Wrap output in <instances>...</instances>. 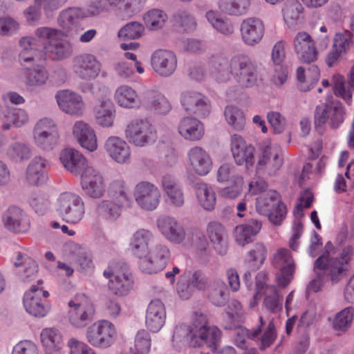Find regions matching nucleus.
Here are the masks:
<instances>
[{"mask_svg": "<svg viewBox=\"0 0 354 354\" xmlns=\"http://www.w3.org/2000/svg\"><path fill=\"white\" fill-rule=\"evenodd\" d=\"M61 30L41 26L35 30V37L26 36L19 39V60L22 66L33 63L37 59L39 46L53 61H62L73 53L71 41L62 38Z\"/></svg>", "mask_w": 354, "mask_h": 354, "instance_id": "f257e3e1", "label": "nucleus"}, {"mask_svg": "<svg viewBox=\"0 0 354 354\" xmlns=\"http://www.w3.org/2000/svg\"><path fill=\"white\" fill-rule=\"evenodd\" d=\"M160 234L169 243L193 249L199 258L207 259L210 254L209 244L205 234L198 228L186 230L180 221L171 215H162L156 219Z\"/></svg>", "mask_w": 354, "mask_h": 354, "instance_id": "f03ea898", "label": "nucleus"}, {"mask_svg": "<svg viewBox=\"0 0 354 354\" xmlns=\"http://www.w3.org/2000/svg\"><path fill=\"white\" fill-rule=\"evenodd\" d=\"M353 257L352 245L344 247L334 257L329 254L320 256L314 266L316 277L309 283L308 290L319 292L329 279L333 283L339 281L346 275Z\"/></svg>", "mask_w": 354, "mask_h": 354, "instance_id": "7ed1b4c3", "label": "nucleus"}, {"mask_svg": "<svg viewBox=\"0 0 354 354\" xmlns=\"http://www.w3.org/2000/svg\"><path fill=\"white\" fill-rule=\"evenodd\" d=\"M107 198L96 205L97 213L104 218L115 221L122 215V210L130 208L133 204L130 187L122 177L112 179L107 186Z\"/></svg>", "mask_w": 354, "mask_h": 354, "instance_id": "20e7f679", "label": "nucleus"}, {"mask_svg": "<svg viewBox=\"0 0 354 354\" xmlns=\"http://www.w3.org/2000/svg\"><path fill=\"white\" fill-rule=\"evenodd\" d=\"M82 90L85 93L91 92L97 99L93 111L95 123L102 128L113 127L116 111L111 99L109 88L100 82H95L86 84Z\"/></svg>", "mask_w": 354, "mask_h": 354, "instance_id": "39448f33", "label": "nucleus"}, {"mask_svg": "<svg viewBox=\"0 0 354 354\" xmlns=\"http://www.w3.org/2000/svg\"><path fill=\"white\" fill-rule=\"evenodd\" d=\"M103 276L108 280V289L117 297L127 295L133 288V277L126 265L111 262L103 271Z\"/></svg>", "mask_w": 354, "mask_h": 354, "instance_id": "423d86ee", "label": "nucleus"}, {"mask_svg": "<svg viewBox=\"0 0 354 354\" xmlns=\"http://www.w3.org/2000/svg\"><path fill=\"white\" fill-rule=\"evenodd\" d=\"M56 211L63 221L71 224H77L84 217L85 203L78 194L65 192L57 199Z\"/></svg>", "mask_w": 354, "mask_h": 354, "instance_id": "0eeeda50", "label": "nucleus"}, {"mask_svg": "<svg viewBox=\"0 0 354 354\" xmlns=\"http://www.w3.org/2000/svg\"><path fill=\"white\" fill-rule=\"evenodd\" d=\"M201 346L206 345L212 351L216 349L221 337V330L216 326H209L207 315L201 312H194L190 324L187 325Z\"/></svg>", "mask_w": 354, "mask_h": 354, "instance_id": "6e6552de", "label": "nucleus"}, {"mask_svg": "<svg viewBox=\"0 0 354 354\" xmlns=\"http://www.w3.org/2000/svg\"><path fill=\"white\" fill-rule=\"evenodd\" d=\"M67 319L76 328H83L90 323L95 315L91 299L84 294L76 295L68 304Z\"/></svg>", "mask_w": 354, "mask_h": 354, "instance_id": "1a4fd4ad", "label": "nucleus"}, {"mask_svg": "<svg viewBox=\"0 0 354 354\" xmlns=\"http://www.w3.org/2000/svg\"><path fill=\"white\" fill-rule=\"evenodd\" d=\"M86 339L92 346L106 349L112 346L117 340L115 326L107 319H100L91 324L86 329Z\"/></svg>", "mask_w": 354, "mask_h": 354, "instance_id": "9d476101", "label": "nucleus"}, {"mask_svg": "<svg viewBox=\"0 0 354 354\" xmlns=\"http://www.w3.org/2000/svg\"><path fill=\"white\" fill-rule=\"evenodd\" d=\"M124 136L128 142L136 147H145L154 142L156 131L147 118H137L126 125Z\"/></svg>", "mask_w": 354, "mask_h": 354, "instance_id": "9b49d317", "label": "nucleus"}, {"mask_svg": "<svg viewBox=\"0 0 354 354\" xmlns=\"http://www.w3.org/2000/svg\"><path fill=\"white\" fill-rule=\"evenodd\" d=\"M231 68L235 81L241 88H249L257 85V68L248 55L243 53L234 55L231 58Z\"/></svg>", "mask_w": 354, "mask_h": 354, "instance_id": "f8f14e48", "label": "nucleus"}, {"mask_svg": "<svg viewBox=\"0 0 354 354\" xmlns=\"http://www.w3.org/2000/svg\"><path fill=\"white\" fill-rule=\"evenodd\" d=\"M59 139L57 124L52 119L43 118L34 125L32 140L39 149L45 151L53 150L57 146Z\"/></svg>", "mask_w": 354, "mask_h": 354, "instance_id": "ddd939ff", "label": "nucleus"}, {"mask_svg": "<svg viewBox=\"0 0 354 354\" xmlns=\"http://www.w3.org/2000/svg\"><path fill=\"white\" fill-rule=\"evenodd\" d=\"M43 281L39 280L33 284L24 296L23 304L26 311L36 317H44L50 311V306L47 301L49 293L43 287Z\"/></svg>", "mask_w": 354, "mask_h": 354, "instance_id": "4468645a", "label": "nucleus"}, {"mask_svg": "<svg viewBox=\"0 0 354 354\" xmlns=\"http://www.w3.org/2000/svg\"><path fill=\"white\" fill-rule=\"evenodd\" d=\"M283 162L281 147L273 143L263 147L258 155L256 172L259 175L274 176Z\"/></svg>", "mask_w": 354, "mask_h": 354, "instance_id": "2eb2a0df", "label": "nucleus"}, {"mask_svg": "<svg viewBox=\"0 0 354 354\" xmlns=\"http://www.w3.org/2000/svg\"><path fill=\"white\" fill-rule=\"evenodd\" d=\"M180 102L183 110L189 114L205 118L212 111L209 98L195 89H185L180 93Z\"/></svg>", "mask_w": 354, "mask_h": 354, "instance_id": "dca6fc26", "label": "nucleus"}, {"mask_svg": "<svg viewBox=\"0 0 354 354\" xmlns=\"http://www.w3.org/2000/svg\"><path fill=\"white\" fill-rule=\"evenodd\" d=\"M133 198L141 209L152 212L160 205L161 192L153 183L149 180H141L137 183L134 187Z\"/></svg>", "mask_w": 354, "mask_h": 354, "instance_id": "f3484780", "label": "nucleus"}, {"mask_svg": "<svg viewBox=\"0 0 354 354\" xmlns=\"http://www.w3.org/2000/svg\"><path fill=\"white\" fill-rule=\"evenodd\" d=\"M346 110L339 101L328 102L317 106L315 113L317 127L328 124L331 129H337L344 121Z\"/></svg>", "mask_w": 354, "mask_h": 354, "instance_id": "a211bd4d", "label": "nucleus"}, {"mask_svg": "<svg viewBox=\"0 0 354 354\" xmlns=\"http://www.w3.org/2000/svg\"><path fill=\"white\" fill-rule=\"evenodd\" d=\"M170 258L167 246L158 244L148 250L146 254L139 261V268L146 274H154L162 270Z\"/></svg>", "mask_w": 354, "mask_h": 354, "instance_id": "6ab92c4d", "label": "nucleus"}, {"mask_svg": "<svg viewBox=\"0 0 354 354\" xmlns=\"http://www.w3.org/2000/svg\"><path fill=\"white\" fill-rule=\"evenodd\" d=\"M80 185L85 194L93 199L102 198L107 190L104 174L93 166L80 176Z\"/></svg>", "mask_w": 354, "mask_h": 354, "instance_id": "aec40b11", "label": "nucleus"}, {"mask_svg": "<svg viewBox=\"0 0 354 354\" xmlns=\"http://www.w3.org/2000/svg\"><path fill=\"white\" fill-rule=\"evenodd\" d=\"M273 266L278 270L276 274L278 285L287 286L292 280L295 271V263L290 252L286 248L279 249L274 255Z\"/></svg>", "mask_w": 354, "mask_h": 354, "instance_id": "412c9836", "label": "nucleus"}, {"mask_svg": "<svg viewBox=\"0 0 354 354\" xmlns=\"http://www.w3.org/2000/svg\"><path fill=\"white\" fill-rule=\"evenodd\" d=\"M186 161L187 169L200 176H207L213 167L210 155L200 146H194L187 150Z\"/></svg>", "mask_w": 354, "mask_h": 354, "instance_id": "4be33fe9", "label": "nucleus"}, {"mask_svg": "<svg viewBox=\"0 0 354 354\" xmlns=\"http://www.w3.org/2000/svg\"><path fill=\"white\" fill-rule=\"evenodd\" d=\"M150 62L153 71L162 77H171L178 67L177 55L169 50H156L152 53Z\"/></svg>", "mask_w": 354, "mask_h": 354, "instance_id": "5701e85b", "label": "nucleus"}, {"mask_svg": "<svg viewBox=\"0 0 354 354\" xmlns=\"http://www.w3.org/2000/svg\"><path fill=\"white\" fill-rule=\"evenodd\" d=\"M73 71L76 75L84 80L97 78L102 71V63L95 55L83 53L76 56L73 59Z\"/></svg>", "mask_w": 354, "mask_h": 354, "instance_id": "b1692460", "label": "nucleus"}, {"mask_svg": "<svg viewBox=\"0 0 354 354\" xmlns=\"http://www.w3.org/2000/svg\"><path fill=\"white\" fill-rule=\"evenodd\" d=\"M73 139L84 150L94 152L98 149V142L94 128L84 120L75 121L71 128Z\"/></svg>", "mask_w": 354, "mask_h": 354, "instance_id": "393cba45", "label": "nucleus"}, {"mask_svg": "<svg viewBox=\"0 0 354 354\" xmlns=\"http://www.w3.org/2000/svg\"><path fill=\"white\" fill-rule=\"evenodd\" d=\"M292 45L295 53L301 62L311 63L317 59L315 42L308 32H298L292 39Z\"/></svg>", "mask_w": 354, "mask_h": 354, "instance_id": "a878e982", "label": "nucleus"}, {"mask_svg": "<svg viewBox=\"0 0 354 354\" xmlns=\"http://www.w3.org/2000/svg\"><path fill=\"white\" fill-rule=\"evenodd\" d=\"M49 161L42 156H34L28 162L25 171L26 182L32 186H41L48 179Z\"/></svg>", "mask_w": 354, "mask_h": 354, "instance_id": "bb28decb", "label": "nucleus"}, {"mask_svg": "<svg viewBox=\"0 0 354 354\" xmlns=\"http://www.w3.org/2000/svg\"><path fill=\"white\" fill-rule=\"evenodd\" d=\"M231 152L237 165H245L250 169L254 163L255 148L245 142L243 138L236 133L231 136Z\"/></svg>", "mask_w": 354, "mask_h": 354, "instance_id": "cd10ccee", "label": "nucleus"}, {"mask_svg": "<svg viewBox=\"0 0 354 354\" xmlns=\"http://www.w3.org/2000/svg\"><path fill=\"white\" fill-rule=\"evenodd\" d=\"M160 186L164 193L165 203L171 207L180 208L185 204L183 189L178 184L176 177L171 174L162 175Z\"/></svg>", "mask_w": 354, "mask_h": 354, "instance_id": "c85d7f7f", "label": "nucleus"}, {"mask_svg": "<svg viewBox=\"0 0 354 354\" xmlns=\"http://www.w3.org/2000/svg\"><path fill=\"white\" fill-rule=\"evenodd\" d=\"M104 150L109 157L120 165H127L131 161V149L123 138L112 136L104 142Z\"/></svg>", "mask_w": 354, "mask_h": 354, "instance_id": "c756f323", "label": "nucleus"}, {"mask_svg": "<svg viewBox=\"0 0 354 354\" xmlns=\"http://www.w3.org/2000/svg\"><path fill=\"white\" fill-rule=\"evenodd\" d=\"M55 98L59 109L64 113L74 116H81L85 110L82 97L71 90L59 91Z\"/></svg>", "mask_w": 354, "mask_h": 354, "instance_id": "7c9ffc66", "label": "nucleus"}, {"mask_svg": "<svg viewBox=\"0 0 354 354\" xmlns=\"http://www.w3.org/2000/svg\"><path fill=\"white\" fill-rule=\"evenodd\" d=\"M240 32L243 43L254 46L259 44L264 36V23L257 17L246 18L241 24Z\"/></svg>", "mask_w": 354, "mask_h": 354, "instance_id": "2f4dec72", "label": "nucleus"}, {"mask_svg": "<svg viewBox=\"0 0 354 354\" xmlns=\"http://www.w3.org/2000/svg\"><path fill=\"white\" fill-rule=\"evenodd\" d=\"M178 133L184 140L189 142H198L203 139L205 135L203 123L193 116H184L177 123Z\"/></svg>", "mask_w": 354, "mask_h": 354, "instance_id": "473e14b6", "label": "nucleus"}, {"mask_svg": "<svg viewBox=\"0 0 354 354\" xmlns=\"http://www.w3.org/2000/svg\"><path fill=\"white\" fill-rule=\"evenodd\" d=\"M59 160L64 167L75 176H80L90 167L86 158L77 150L65 149L59 154Z\"/></svg>", "mask_w": 354, "mask_h": 354, "instance_id": "72a5a7b5", "label": "nucleus"}, {"mask_svg": "<svg viewBox=\"0 0 354 354\" xmlns=\"http://www.w3.org/2000/svg\"><path fill=\"white\" fill-rule=\"evenodd\" d=\"M167 314L164 304L160 299H153L149 304L145 315V324L152 333L158 332L165 325Z\"/></svg>", "mask_w": 354, "mask_h": 354, "instance_id": "f704fd0d", "label": "nucleus"}, {"mask_svg": "<svg viewBox=\"0 0 354 354\" xmlns=\"http://www.w3.org/2000/svg\"><path fill=\"white\" fill-rule=\"evenodd\" d=\"M35 62L29 64L24 67L29 65H35L33 68H27L24 83L27 89L32 92L39 91L44 86L46 85L49 80V73L43 65L35 64Z\"/></svg>", "mask_w": 354, "mask_h": 354, "instance_id": "c9c22d12", "label": "nucleus"}, {"mask_svg": "<svg viewBox=\"0 0 354 354\" xmlns=\"http://www.w3.org/2000/svg\"><path fill=\"white\" fill-rule=\"evenodd\" d=\"M4 156L11 162L24 163L32 156V148L30 144L21 140L10 142L3 149Z\"/></svg>", "mask_w": 354, "mask_h": 354, "instance_id": "e433bc0d", "label": "nucleus"}, {"mask_svg": "<svg viewBox=\"0 0 354 354\" xmlns=\"http://www.w3.org/2000/svg\"><path fill=\"white\" fill-rule=\"evenodd\" d=\"M262 223L257 218L248 220L246 223L237 225L234 230L236 242L241 246L252 243L260 232Z\"/></svg>", "mask_w": 354, "mask_h": 354, "instance_id": "4c0bfd02", "label": "nucleus"}, {"mask_svg": "<svg viewBox=\"0 0 354 354\" xmlns=\"http://www.w3.org/2000/svg\"><path fill=\"white\" fill-rule=\"evenodd\" d=\"M81 17H87L85 15V10L70 8L62 10L57 17V24L62 28V36L73 37V28H75L78 19Z\"/></svg>", "mask_w": 354, "mask_h": 354, "instance_id": "58836bf2", "label": "nucleus"}, {"mask_svg": "<svg viewBox=\"0 0 354 354\" xmlns=\"http://www.w3.org/2000/svg\"><path fill=\"white\" fill-rule=\"evenodd\" d=\"M30 122L28 111L23 108L8 107L1 124L3 131H9L12 128L21 129L28 126Z\"/></svg>", "mask_w": 354, "mask_h": 354, "instance_id": "ea45409f", "label": "nucleus"}, {"mask_svg": "<svg viewBox=\"0 0 354 354\" xmlns=\"http://www.w3.org/2000/svg\"><path fill=\"white\" fill-rule=\"evenodd\" d=\"M151 231L145 228L136 230L129 239V248L132 253L140 261L149 250V242L153 239Z\"/></svg>", "mask_w": 354, "mask_h": 354, "instance_id": "a19ab883", "label": "nucleus"}, {"mask_svg": "<svg viewBox=\"0 0 354 354\" xmlns=\"http://www.w3.org/2000/svg\"><path fill=\"white\" fill-rule=\"evenodd\" d=\"M172 346L176 349H183L187 347L202 346L190 328L185 324L176 325L174 329L171 338Z\"/></svg>", "mask_w": 354, "mask_h": 354, "instance_id": "79ce46f5", "label": "nucleus"}, {"mask_svg": "<svg viewBox=\"0 0 354 354\" xmlns=\"http://www.w3.org/2000/svg\"><path fill=\"white\" fill-rule=\"evenodd\" d=\"M4 227L12 232H23L27 227V217L24 211L16 206L10 207L3 214Z\"/></svg>", "mask_w": 354, "mask_h": 354, "instance_id": "37998d69", "label": "nucleus"}, {"mask_svg": "<svg viewBox=\"0 0 354 354\" xmlns=\"http://www.w3.org/2000/svg\"><path fill=\"white\" fill-rule=\"evenodd\" d=\"M113 97L116 104L124 109H137L140 105L136 91L127 84L118 86L114 92Z\"/></svg>", "mask_w": 354, "mask_h": 354, "instance_id": "c03bdc74", "label": "nucleus"}, {"mask_svg": "<svg viewBox=\"0 0 354 354\" xmlns=\"http://www.w3.org/2000/svg\"><path fill=\"white\" fill-rule=\"evenodd\" d=\"M195 194L198 204L204 210L212 212L216 203V192L212 185L200 182L195 185Z\"/></svg>", "mask_w": 354, "mask_h": 354, "instance_id": "a18cd8bd", "label": "nucleus"}, {"mask_svg": "<svg viewBox=\"0 0 354 354\" xmlns=\"http://www.w3.org/2000/svg\"><path fill=\"white\" fill-rule=\"evenodd\" d=\"M205 18L212 27L218 33L230 37L234 32L232 21L225 16H222L216 10H209L205 13Z\"/></svg>", "mask_w": 354, "mask_h": 354, "instance_id": "49530a36", "label": "nucleus"}, {"mask_svg": "<svg viewBox=\"0 0 354 354\" xmlns=\"http://www.w3.org/2000/svg\"><path fill=\"white\" fill-rule=\"evenodd\" d=\"M207 298L215 306H223L229 298L228 288L221 279L212 281L207 286Z\"/></svg>", "mask_w": 354, "mask_h": 354, "instance_id": "de8ad7c7", "label": "nucleus"}, {"mask_svg": "<svg viewBox=\"0 0 354 354\" xmlns=\"http://www.w3.org/2000/svg\"><path fill=\"white\" fill-rule=\"evenodd\" d=\"M40 342L47 352H59L64 345L62 333L56 328H45L40 333Z\"/></svg>", "mask_w": 354, "mask_h": 354, "instance_id": "09e8293b", "label": "nucleus"}, {"mask_svg": "<svg viewBox=\"0 0 354 354\" xmlns=\"http://www.w3.org/2000/svg\"><path fill=\"white\" fill-rule=\"evenodd\" d=\"M304 8L299 0H286L282 7L283 21L289 27L297 25L301 19Z\"/></svg>", "mask_w": 354, "mask_h": 354, "instance_id": "8fccbe9b", "label": "nucleus"}, {"mask_svg": "<svg viewBox=\"0 0 354 354\" xmlns=\"http://www.w3.org/2000/svg\"><path fill=\"white\" fill-rule=\"evenodd\" d=\"M279 194L275 190L268 189L261 193L256 198V211L260 215L267 216L272 208L279 203Z\"/></svg>", "mask_w": 354, "mask_h": 354, "instance_id": "3c124183", "label": "nucleus"}, {"mask_svg": "<svg viewBox=\"0 0 354 354\" xmlns=\"http://www.w3.org/2000/svg\"><path fill=\"white\" fill-rule=\"evenodd\" d=\"M267 256V249L262 243H255L246 254L245 263L252 271L257 270L263 264Z\"/></svg>", "mask_w": 354, "mask_h": 354, "instance_id": "603ef678", "label": "nucleus"}, {"mask_svg": "<svg viewBox=\"0 0 354 354\" xmlns=\"http://www.w3.org/2000/svg\"><path fill=\"white\" fill-rule=\"evenodd\" d=\"M298 88L300 91L306 92L310 90L319 78V70L315 66L310 67L307 72L304 68L299 67L297 70Z\"/></svg>", "mask_w": 354, "mask_h": 354, "instance_id": "864d4df0", "label": "nucleus"}, {"mask_svg": "<svg viewBox=\"0 0 354 354\" xmlns=\"http://www.w3.org/2000/svg\"><path fill=\"white\" fill-rule=\"evenodd\" d=\"M251 4V0H223L218 7L219 10L228 15L241 16L248 10Z\"/></svg>", "mask_w": 354, "mask_h": 354, "instance_id": "5fc2aeb1", "label": "nucleus"}, {"mask_svg": "<svg viewBox=\"0 0 354 354\" xmlns=\"http://www.w3.org/2000/svg\"><path fill=\"white\" fill-rule=\"evenodd\" d=\"M145 103L147 108L160 114H166L171 109V105L166 97L156 91L149 93Z\"/></svg>", "mask_w": 354, "mask_h": 354, "instance_id": "6e6d98bb", "label": "nucleus"}, {"mask_svg": "<svg viewBox=\"0 0 354 354\" xmlns=\"http://www.w3.org/2000/svg\"><path fill=\"white\" fill-rule=\"evenodd\" d=\"M261 295L264 296L263 306L265 309L272 313L281 310L283 297L275 286L267 287Z\"/></svg>", "mask_w": 354, "mask_h": 354, "instance_id": "4d7b16f0", "label": "nucleus"}, {"mask_svg": "<svg viewBox=\"0 0 354 354\" xmlns=\"http://www.w3.org/2000/svg\"><path fill=\"white\" fill-rule=\"evenodd\" d=\"M168 16L166 12L160 9H151L143 16L146 28L149 30H158L164 27Z\"/></svg>", "mask_w": 354, "mask_h": 354, "instance_id": "13d9d810", "label": "nucleus"}, {"mask_svg": "<svg viewBox=\"0 0 354 354\" xmlns=\"http://www.w3.org/2000/svg\"><path fill=\"white\" fill-rule=\"evenodd\" d=\"M224 116L227 124L235 131H242L245 125L243 111L236 106L229 105L225 108Z\"/></svg>", "mask_w": 354, "mask_h": 354, "instance_id": "bf43d9fd", "label": "nucleus"}, {"mask_svg": "<svg viewBox=\"0 0 354 354\" xmlns=\"http://www.w3.org/2000/svg\"><path fill=\"white\" fill-rule=\"evenodd\" d=\"M214 68L212 75L218 82H226L229 81L232 75L231 68V59L228 62L222 58H215L210 63Z\"/></svg>", "mask_w": 354, "mask_h": 354, "instance_id": "052dcab7", "label": "nucleus"}, {"mask_svg": "<svg viewBox=\"0 0 354 354\" xmlns=\"http://www.w3.org/2000/svg\"><path fill=\"white\" fill-rule=\"evenodd\" d=\"M206 232L210 242L215 248L222 245L225 242L226 232L224 226L221 223L210 221L207 225Z\"/></svg>", "mask_w": 354, "mask_h": 354, "instance_id": "680f3d73", "label": "nucleus"}, {"mask_svg": "<svg viewBox=\"0 0 354 354\" xmlns=\"http://www.w3.org/2000/svg\"><path fill=\"white\" fill-rule=\"evenodd\" d=\"M354 317V308L347 307L337 313L333 319V326L335 330L346 331L351 326Z\"/></svg>", "mask_w": 354, "mask_h": 354, "instance_id": "e2e57ef3", "label": "nucleus"}, {"mask_svg": "<svg viewBox=\"0 0 354 354\" xmlns=\"http://www.w3.org/2000/svg\"><path fill=\"white\" fill-rule=\"evenodd\" d=\"M144 26L138 21H131L123 26L118 33L121 39H137L142 36Z\"/></svg>", "mask_w": 354, "mask_h": 354, "instance_id": "0e129e2a", "label": "nucleus"}, {"mask_svg": "<svg viewBox=\"0 0 354 354\" xmlns=\"http://www.w3.org/2000/svg\"><path fill=\"white\" fill-rule=\"evenodd\" d=\"M331 85L336 96L344 100L346 104L352 102V93L344 84V77L339 74H335L332 77Z\"/></svg>", "mask_w": 354, "mask_h": 354, "instance_id": "69168bd1", "label": "nucleus"}, {"mask_svg": "<svg viewBox=\"0 0 354 354\" xmlns=\"http://www.w3.org/2000/svg\"><path fill=\"white\" fill-rule=\"evenodd\" d=\"M230 185L220 189L221 196L229 198L236 199L241 196L245 187L243 177H236L234 180L229 183Z\"/></svg>", "mask_w": 354, "mask_h": 354, "instance_id": "338daca9", "label": "nucleus"}, {"mask_svg": "<svg viewBox=\"0 0 354 354\" xmlns=\"http://www.w3.org/2000/svg\"><path fill=\"white\" fill-rule=\"evenodd\" d=\"M216 180L219 183H230L236 177L243 176L237 172L236 167L231 163L222 164L216 171Z\"/></svg>", "mask_w": 354, "mask_h": 354, "instance_id": "774afa93", "label": "nucleus"}]
</instances>
